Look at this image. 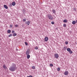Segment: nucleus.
Returning <instances> with one entry per match:
<instances>
[{
	"label": "nucleus",
	"mask_w": 77,
	"mask_h": 77,
	"mask_svg": "<svg viewBox=\"0 0 77 77\" xmlns=\"http://www.w3.org/2000/svg\"><path fill=\"white\" fill-rule=\"evenodd\" d=\"M16 66V65L15 64H13V66L10 67L9 68V70L10 71H14L15 70V67Z\"/></svg>",
	"instance_id": "f257e3e1"
},
{
	"label": "nucleus",
	"mask_w": 77,
	"mask_h": 77,
	"mask_svg": "<svg viewBox=\"0 0 77 77\" xmlns=\"http://www.w3.org/2000/svg\"><path fill=\"white\" fill-rule=\"evenodd\" d=\"M54 56L56 59H58L59 56V54H54Z\"/></svg>",
	"instance_id": "f03ea898"
},
{
	"label": "nucleus",
	"mask_w": 77,
	"mask_h": 77,
	"mask_svg": "<svg viewBox=\"0 0 77 77\" xmlns=\"http://www.w3.org/2000/svg\"><path fill=\"white\" fill-rule=\"evenodd\" d=\"M48 17L50 20H53V17L52 16V15L49 14L48 15Z\"/></svg>",
	"instance_id": "7ed1b4c3"
},
{
	"label": "nucleus",
	"mask_w": 77,
	"mask_h": 77,
	"mask_svg": "<svg viewBox=\"0 0 77 77\" xmlns=\"http://www.w3.org/2000/svg\"><path fill=\"white\" fill-rule=\"evenodd\" d=\"M30 50V49H27V50L26 51V55H28V54H29V53L30 52V51H29Z\"/></svg>",
	"instance_id": "20e7f679"
},
{
	"label": "nucleus",
	"mask_w": 77,
	"mask_h": 77,
	"mask_svg": "<svg viewBox=\"0 0 77 77\" xmlns=\"http://www.w3.org/2000/svg\"><path fill=\"white\" fill-rule=\"evenodd\" d=\"M64 75H68V71H65L64 72Z\"/></svg>",
	"instance_id": "39448f33"
},
{
	"label": "nucleus",
	"mask_w": 77,
	"mask_h": 77,
	"mask_svg": "<svg viewBox=\"0 0 77 77\" xmlns=\"http://www.w3.org/2000/svg\"><path fill=\"white\" fill-rule=\"evenodd\" d=\"M48 38L47 37H46L45 38V41L47 42L48 41Z\"/></svg>",
	"instance_id": "423d86ee"
},
{
	"label": "nucleus",
	"mask_w": 77,
	"mask_h": 77,
	"mask_svg": "<svg viewBox=\"0 0 77 77\" xmlns=\"http://www.w3.org/2000/svg\"><path fill=\"white\" fill-rule=\"evenodd\" d=\"M30 21H26L25 22V24H27L28 26H29V24H30Z\"/></svg>",
	"instance_id": "0eeeda50"
},
{
	"label": "nucleus",
	"mask_w": 77,
	"mask_h": 77,
	"mask_svg": "<svg viewBox=\"0 0 77 77\" xmlns=\"http://www.w3.org/2000/svg\"><path fill=\"white\" fill-rule=\"evenodd\" d=\"M52 12L54 14H56V10H52Z\"/></svg>",
	"instance_id": "6e6552de"
},
{
	"label": "nucleus",
	"mask_w": 77,
	"mask_h": 77,
	"mask_svg": "<svg viewBox=\"0 0 77 77\" xmlns=\"http://www.w3.org/2000/svg\"><path fill=\"white\" fill-rule=\"evenodd\" d=\"M4 7L5 9H6L8 8V7L7 6V5H4Z\"/></svg>",
	"instance_id": "1a4fd4ad"
},
{
	"label": "nucleus",
	"mask_w": 77,
	"mask_h": 77,
	"mask_svg": "<svg viewBox=\"0 0 77 77\" xmlns=\"http://www.w3.org/2000/svg\"><path fill=\"white\" fill-rule=\"evenodd\" d=\"M30 56L29 54L27 55V59H29V58H30Z\"/></svg>",
	"instance_id": "9d476101"
},
{
	"label": "nucleus",
	"mask_w": 77,
	"mask_h": 77,
	"mask_svg": "<svg viewBox=\"0 0 77 77\" xmlns=\"http://www.w3.org/2000/svg\"><path fill=\"white\" fill-rule=\"evenodd\" d=\"M3 68H4V69H7V67L5 66V65H4L3 66Z\"/></svg>",
	"instance_id": "9b49d317"
},
{
	"label": "nucleus",
	"mask_w": 77,
	"mask_h": 77,
	"mask_svg": "<svg viewBox=\"0 0 77 77\" xmlns=\"http://www.w3.org/2000/svg\"><path fill=\"white\" fill-rule=\"evenodd\" d=\"M12 5L13 6H15V2H13L12 3Z\"/></svg>",
	"instance_id": "f8f14e48"
},
{
	"label": "nucleus",
	"mask_w": 77,
	"mask_h": 77,
	"mask_svg": "<svg viewBox=\"0 0 77 77\" xmlns=\"http://www.w3.org/2000/svg\"><path fill=\"white\" fill-rule=\"evenodd\" d=\"M67 50L69 52L71 50V49H70V48H67Z\"/></svg>",
	"instance_id": "ddd939ff"
},
{
	"label": "nucleus",
	"mask_w": 77,
	"mask_h": 77,
	"mask_svg": "<svg viewBox=\"0 0 77 77\" xmlns=\"http://www.w3.org/2000/svg\"><path fill=\"white\" fill-rule=\"evenodd\" d=\"M75 23H76L75 21H73L72 22V24H75Z\"/></svg>",
	"instance_id": "4468645a"
},
{
	"label": "nucleus",
	"mask_w": 77,
	"mask_h": 77,
	"mask_svg": "<svg viewBox=\"0 0 77 77\" xmlns=\"http://www.w3.org/2000/svg\"><path fill=\"white\" fill-rule=\"evenodd\" d=\"M11 32V31L10 30H8V33H10Z\"/></svg>",
	"instance_id": "2eb2a0df"
},
{
	"label": "nucleus",
	"mask_w": 77,
	"mask_h": 77,
	"mask_svg": "<svg viewBox=\"0 0 77 77\" xmlns=\"http://www.w3.org/2000/svg\"><path fill=\"white\" fill-rule=\"evenodd\" d=\"M35 50L38 49V46H36L35 48Z\"/></svg>",
	"instance_id": "dca6fc26"
},
{
	"label": "nucleus",
	"mask_w": 77,
	"mask_h": 77,
	"mask_svg": "<svg viewBox=\"0 0 77 77\" xmlns=\"http://www.w3.org/2000/svg\"><path fill=\"white\" fill-rule=\"evenodd\" d=\"M63 26L64 27H66V25L65 24H63Z\"/></svg>",
	"instance_id": "f3484780"
},
{
	"label": "nucleus",
	"mask_w": 77,
	"mask_h": 77,
	"mask_svg": "<svg viewBox=\"0 0 77 77\" xmlns=\"http://www.w3.org/2000/svg\"><path fill=\"white\" fill-rule=\"evenodd\" d=\"M64 23H67V20H63Z\"/></svg>",
	"instance_id": "a211bd4d"
},
{
	"label": "nucleus",
	"mask_w": 77,
	"mask_h": 77,
	"mask_svg": "<svg viewBox=\"0 0 77 77\" xmlns=\"http://www.w3.org/2000/svg\"><path fill=\"white\" fill-rule=\"evenodd\" d=\"M60 69L59 67H58L57 69V70L58 71H59Z\"/></svg>",
	"instance_id": "6ab92c4d"
},
{
	"label": "nucleus",
	"mask_w": 77,
	"mask_h": 77,
	"mask_svg": "<svg viewBox=\"0 0 77 77\" xmlns=\"http://www.w3.org/2000/svg\"><path fill=\"white\" fill-rule=\"evenodd\" d=\"M66 48H67V47H64L63 48V50H66Z\"/></svg>",
	"instance_id": "aec40b11"
},
{
	"label": "nucleus",
	"mask_w": 77,
	"mask_h": 77,
	"mask_svg": "<svg viewBox=\"0 0 77 77\" xmlns=\"http://www.w3.org/2000/svg\"><path fill=\"white\" fill-rule=\"evenodd\" d=\"M32 69H35V67L34 66H32Z\"/></svg>",
	"instance_id": "412c9836"
},
{
	"label": "nucleus",
	"mask_w": 77,
	"mask_h": 77,
	"mask_svg": "<svg viewBox=\"0 0 77 77\" xmlns=\"http://www.w3.org/2000/svg\"><path fill=\"white\" fill-rule=\"evenodd\" d=\"M13 36H17V34L16 33H14L13 34Z\"/></svg>",
	"instance_id": "4be33fe9"
},
{
	"label": "nucleus",
	"mask_w": 77,
	"mask_h": 77,
	"mask_svg": "<svg viewBox=\"0 0 77 77\" xmlns=\"http://www.w3.org/2000/svg\"><path fill=\"white\" fill-rule=\"evenodd\" d=\"M50 66H53V65L52 64H50Z\"/></svg>",
	"instance_id": "5701e85b"
},
{
	"label": "nucleus",
	"mask_w": 77,
	"mask_h": 77,
	"mask_svg": "<svg viewBox=\"0 0 77 77\" xmlns=\"http://www.w3.org/2000/svg\"><path fill=\"white\" fill-rule=\"evenodd\" d=\"M15 26L16 27H18L19 26L18 25H15Z\"/></svg>",
	"instance_id": "b1692460"
},
{
	"label": "nucleus",
	"mask_w": 77,
	"mask_h": 77,
	"mask_svg": "<svg viewBox=\"0 0 77 77\" xmlns=\"http://www.w3.org/2000/svg\"><path fill=\"white\" fill-rule=\"evenodd\" d=\"M69 53L70 54H72V51L70 50V51H69Z\"/></svg>",
	"instance_id": "393cba45"
},
{
	"label": "nucleus",
	"mask_w": 77,
	"mask_h": 77,
	"mask_svg": "<svg viewBox=\"0 0 77 77\" xmlns=\"http://www.w3.org/2000/svg\"><path fill=\"white\" fill-rule=\"evenodd\" d=\"M25 44L26 45H28V44L27 43V42H25Z\"/></svg>",
	"instance_id": "a878e982"
},
{
	"label": "nucleus",
	"mask_w": 77,
	"mask_h": 77,
	"mask_svg": "<svg viewBox=\"0 0 77 77\" xmlns=\"http://www.w3.org/2000/svg\"><path fill=\"white\" fill-rule=\"evenodd\" d=\"M11 36H12V34H10L8 36V37H11Z\"/></svg>",
	"instance_id": "bb28decb"
},
{
	"label": "nucleus",
	"mask_w": 77,
	"mask_h": 77,
	"mask_svg": "<svg viewBox=\"0 0 77 77\" xmlns=\"http://www.w3.org/2000/svg\"><path fill=\"white\" fill-rule=\"evenodd\" d=\"M51 23L52 24H54V22L52 21L51 22Z\"/></svg>",
	"instance_id": "cd10ccee"
},
{
	"label": "nucleus",
	"mask_w": 77,
	"mask_h": 77,
	"mask_svg": "<svg viewBox=\"0 0 77 77\" xmlns=\"http://www.w3.org/2000/svg\"><path fill=\"white\" fill-rule=\"evenodd\" d=\"M65 44H66V45H67V44H68V42H65Z\"/></svg>",
	"instance_id": "c85d7f7f"
},
{
	"label": "nucleus",
	"mask_w": 77,
	"mask_h": 77,
	"mask_svg": "<svg viewBox=\"0 0 77 77\" xmlns=\"http://www.w3.org/2000/svg\"><path fill=\"white\" fill-rule=\"evenodd\" d=\"M10 27H11V28H12V25H10Z\"/></svg>",
	"instance_id": "c756f323"
},
{
	"label": "nucleus",
	"mask_w": 77,
	"mask_h": 77,
	"mask_svg": "<svg viewBox=\"0 0 77 77\" xmlns=\"http://www.w3.org/2000/svg\"><path fill=\"white\" fill-rule=\"evenodd\" d=\"M12 32V33H15V31L14 30H13Z\"/></svg>",
	"instance_id": "7c9ffc66"
},
{
	"label": "nucleus",
	"mask_w": 77,
	"mask_h": 77,
	"mask_svg": "<svg viewBox=\"0 0 77 77\" xmlns=\"http://www.w3.org/2000/svg\"><path fill=\"white\" fill-rule=\"evenodd\" d=\"M27 77H33L32 75H29V76H28Z\"/></svg>",
	"instance_id": "2f4dec72"
},
{
	"label": "nucleus",
	"mask_w": 77,
	"mask_h": 77,
	"mask_svg": "<svg viewBox=\"0 0 77 77\" xmlns=\"http://www.w3.org/2000/svg\"><path fill=\"white\" fill-rule=\"evenodd\" d=\"M23 21L26 22V20H23Z\"/></svg>",
	"instance_id": "473e14b6"
},
{
	"label": "nucleus",
	"mask_w": 77,
	"mask_h": 77,
	"mask_svg": "<svg viewBox=\"0 0 77 77\" xmlns=\"http://www.w3.org/2000/svg\"><path fill=\"white\" fill-rule=\"evenodd\" d=\"M18 49H16V51H18Z\"/></svg>",
	"instance_id": "72a5a7b5"
},
{
	"label": "nucleus",
	"mask_w": 77,
	"mask_h": 77,
	"mask_svg": "<svg viewBox=\"0 0 77 77\" xmlns=\"http://www.w3.org/2000/svg\"><path fill=\"white\" fill-rule=\"evenodd\" d=\"M74 10H75V8H74Z\"/></svg>",
	"instance_id": "f704fd0d"
},
{
	"label": "nucleus",
	"mask_w": 77,
	"mask_h": 77,
	"mask_svg": "<svg viewBox=\"0 0 77 77\" xmlns=\"http://www.w3.org/2000/svg\"><path fill=\"white\" fill-rule=\"evenodd\" d=\"M1 39H0V41H1Z\"/></svg>",
	"instance_id": "c9c22d12"
}]
</instances>
